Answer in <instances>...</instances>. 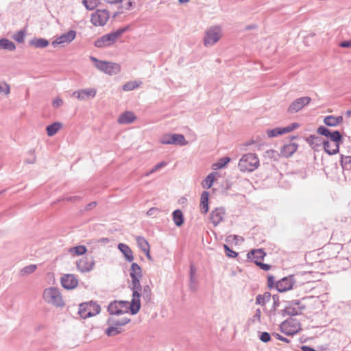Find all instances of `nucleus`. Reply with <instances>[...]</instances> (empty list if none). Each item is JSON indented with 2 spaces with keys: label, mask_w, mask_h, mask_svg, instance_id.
<instances>
[{
  "label": "nucleus",
  "mask_w": 351,
  "mask_h": 351,
  "mask_svg": "<svg viewBox=\"0 0 351 351\" xmlns=\"http://www.w3.org/2000/svg\"><path fill=\"white\" fill-rule=\"evenodd\" d=\"M136 241L138 246L145 254L147 258L149 261H152L153 259L150 254V246L147 241L142 237H137Z\"/></svg>",
  "instance_id": "nucleus-19"
},
{
  "label": "nucleus",
  "mask_w": 351,
  "mask_h": 351,
  "mask_svg": "<svg viewBox=\"0 0 351 351\" xmlns=\"http://www.w3.org/2000/svg\"><path fill=\"white\" fill-rule=\"evenodd\" d=\"M341 165L343 171L351 168V156L341 155Z\"/></svg>",
  "instance_id": "nucleus-34"
},
{
  "label": "nucleus",
  "mask_w": 351,
  "mask_h": 351,
  "mask_svg": "<svg viewBox=\"0 0 351 351\" xmlns=\"http://www.w3.org/2000/svg\"><path fill=\"white\" fill-rule=\"evenodd\" d=\"M130 275L132 278L133 285L132 314H136L137 312H138L141 307L140 295L138 291L141 288L139 280L142 276L141 269L138 264L135 263L132 264Z\"/></svg>",
  "instance_id": "nucleus-1"
},
{
  "label": "nucleus",
  "mask_w": 351,
  "mask_h": 351,
  "mask_svg": "<svg viewBox=\"0 0 351 351\" xmlns=\"http://www.w3.org/2000/svg\"><path fill=\"white\" fill-rule=\"evenodd\" d=\"M306 142L311 146V147L315 149L317 147L322 144V139L317 136L311 135L306 138Z\"/></svg>",
  "instance_id": "nucleus-29"
},
{
  "label": "nucleus",
  "mask_w": 351,
  "mask_h": 351,
  "mask_svg": "<svg viewBox=\"0 0 351 351\" xmlns=\"http://www.w3.org/2000/svg\"><path fill=\"white\" fill-rule=\"evenodd\" d=\"M298 147V144L295 143L284 145L280 148V155L286 158L290 157L297 151Z\"/></svg>",
  "instance_id": "nucleus-20"
},
{
  "label": "nucleus",
  "mask_w": 351,
  "mask_h": 351,
  "mask_svg": "<svg viewBox=\"0 0 351 351\" xmlns=\"http://www.w3.org/2000/svg\"><path fill=\"white\" fill-rule=\"evenodd\" d=\"M274 283V278L273 276L268 277V285L269 287H271Z\"/></svg>",
  "instance_id": "nucleus-59"
},
{
  "label": "nucleus",
  "mask_w": 351,
  "mask_h": 351,
  "mask_svg": "<svg viewBox=\"0 0 351 351\" xmlns=\"http://www.w3.org/2000/svg\"><path fill=\"white\" fill-rule=\"evenodd\" d=\"M208 192L207 191H204L202 195H201V197H208Z\"/></svg>",
  "instance_id": "nucleus-62"
},
{
  "label": "nucleus",
  "mask_w": 351,
  "mask_h": 351,
  "mask_svg": "<svg viewBox=\"0 0 351 351\" xmlns=\"http://www.w3.org/2000/svg\"><path fill=\"white\" fill-rule=\"evenodd\" d=\"M277 339L284 341H287L285 338L282 337L280 335H277Z\"/></svg>",
  "instance_id": "nucleus-63"
},
{
  "label": "nucleus",
  "mask_w": 351,
  "mask_h": 351,
  "mask_svg": "<svg viewBox=\"0 0 351 351\" xmlns=\"http://www.w3.org/2000/svg\"><path fill=\"white\" fill-rule=\"evenodd\" d=\"M77 279L72 274H66L61 278V285L66 289H72L77 287Z\"/></svg>",
  "instance_id": "nucleus-16"
},
{
  "label": "nucleus",
  "mask_w": 351,
  "mask_h": 351,
  "mask_svg": "<svg viewBox=\"0 0 351 351\" xmlns=\"http://www.w3.org/2000/svg\"><path fill=\"white\" fill-rule=\"evenodd\" d=\"M98 0H83L82 3L89 10H94L98 5Z\"/></svg>",
  "instance_id": "nucleus-39"
},
{
  "label": "nucleus",
  "mask_w": 351,
  "mask_h": 351,
  "mask_svg": "<svg viewBox=\"0 0 351 351\" xmlns=\"http://www.w3.org/2000/svg\"><path fill=\"white\" fill-rule=\"evenodd\" d=\"M167 165V163L165 162H160L156 165L151 170L150 173H154L159 170L160 169L165 167Z\"/></svg>",
  "instance_id": "nucleus-50"
},
{
  "label": "nucleus",
  "mask_w": 351,
  "mask_h": 351,
  "mask_svg": "<svg viewBox=\"0 0 351 351\" xmlns=\"http://www.w3.org/2000/svg\"><path fill=\"white\" fill-rule=\"evenodd\" d=\"M90 60L97 70L109 75H117L121 71V67L119 63L100 60L94 56H90Z\"/></svg>",
  "instance_id": "nucleus-2"
},
{
  "label": "nucleus",
  "mask_w": 351,
  "mask_h": 351,
  "mask_svg": "<svg viewBox=\"0 0 351 351\" xmlns=\"http://www.w3.org/2000/svg\"><path fill=\"white\" fill-rule=\"evenodd\" d=\"M10 93V85L3 81L0 82V94L4 95H8Z\"/></svg>",
  "instance_id": "nucleus-41"
},
{
  "label": "nucleus",
  "mask_w": 351,
  "mask_h": 351,
  "mask_svg": "<svg viewBox=\"0 0 351 351\" xmlns=\"http://www.w3.org/2000/svg\"><path fill=\"white\" fill-rule=\"evenodd\" d=\"M29 154L31 156V158H27L25 160V162L29 164H34L36 160V156L35 155V152L34 150H31L29 152Z\"/></svg>",
  "instance_id": "nucleus-48"
},
{
  "label": "nucleus",
  "mask_w": 351,
  "mask_h": 351,
  "mask_svg": "<svg viewBox=\"0 0 351 351\" xmlns=\"http://www.w3.org/2000/svg\"><path fill=\"white\" fill-rule=\"evenodd\" d=\"M261 317V311L260 309H257L256 311L255 315H254L253 320L254 322H260Z\"/></svg>",
  "instance_id": "nucleus-53"
},
{
  "label": "nucleus",
  "mask_w": 351,
  "mask_h": 351,
  "mask_svg": "<svg viewBox=\"0 0 351 351\" xmlns=\"http://www.w3.org/2000/svg\"><path fill=\"white\" fill-rule=\"evenodd\" d=\"M93 261L88 257H82L77 262V267L82 272L89 271L93 269Z\"/></svg>",
  "instance_id": "nucleus-18"
},
{
  "label": "nucleus",
  "mask_w": 351,
  "mask_h": 351,
  "mask_svg": "<svg viewBox=\"0 0 351 351\" xmlns=\"http://www.w3.org/2000/svg\"><path fill=\"white\" fill-rule=\"evenodd\" d=\"M230 158L229 157H223L219 160V161L213 165V168L214 169H219L224 167L229 162Z\"/></svg>",
  "instance_id": "nucleus-37"
},
{
  "label": "nucleus",
  "mask_w": 351,
  "mask_h": 351,
  "mask_svg": "<svg viewBox=\"0 0 351 351\" xmlns=\"http://www.w3.org/2000/svg\"><path fill=\"white\" fill-rule=\"evenodd\" d=\"M238 166L241 171L251 172L258 167L259 159L255 154L248 153L241 157Z\"/></svg>",
  "instance_id": "nucleus-4"
},
{
  "label": "nucleus",
  "mask_w": 351,
  "mask_h": 351,
  "mask_svg": "<svg viewBox=\"0 0 351 351\" xmlns=\"http://www.w3.org/2000/svg\"><path fill=\"white\" fill-rule=\"evenodd\" d=\"M144 293L146 295L147 297H149L150 295V288L147 286L144 287Z\"/></svg>",
  "instance_id": "nucleus-58"
},
{
  "label": "nucleus",
  "mask_w": 351,
  "mask_h": 351,
  "mask_svg": "<svg viewBox=\"0 0 351 351\" xmlns=\"http://www.w3.org/2000/svg\"><path fill=\"white\" fill-rule=\"evenodd\" d=\"M29 45L34 47L35 48L43 49L47 47L49 45V43L45 38H34L29 40Z\"/></svg>",
  "instance_id": "nucleus-25"
},
{
  "label": "nucleus",
  "mask_w": 351,
  "mask_h": 351,
  "mask_svg": "<svg viewBox=\"0 0 351 351\" xmlns=\"http://www.w3.org/2000/svg\"><path fill=\"white\" fill-rule=\"evenodd\" d=\"M110 17V14L106 10H97L92 14L90 21L95 26H104Z\"/></svg>",
  "instance_id": "nucleus-11"
},
{
  "label": "nucleus",
  "mask_w": 351,
  "mask_h": 351,
  "mask_svg": "<svg viewBox=\"0 0 351 351\" xmlns=\"http://www.w3.org/2000/svg\"><path fill=\"white\" fill-rule=\"evenodd\" d=\"M293 285L291 278L285 277L276 283V288L279 292H285L292 289Z\"/></svg>",
  "instance_id": "nucleus-17"
},
{
  "label": "nucleus",
  "mask_w": 351,
  "mask_h": 351,
  "mask_svg": "<svg viewBox=\"0 0 351 351\" xmlns=\"http://www.w3.org/2000/svg\"><path fill=\"white\" fill-rule=\"evenodd\" d=\"M299 127V124L298 123H292L287 127L282 128V133L286 134L289 133L295 129H297Z\"/></svg>",
  "instance_id": "nucleus-45"
},
{
  "label": "nucleus",
  "mask_w": 351,
  "mask_h": 351,
  "mask_svg": "<svg viewBox=\"0 0 351 351\" xmlns=\"http://www.w3.org/2000/svg\"><path fill=\"white\" fill-rule=\"evenodd\" d=\"M346 115H347L348 117L351 116V110L346 111Z\"/></svg>",
  "instance_id": "nucleus-64"
},
{
  "label": "nucleus",
  "mask_w": 351,
  "mask_h": 351,
  "mask_svg": "<svg viewBox=\"0 0 351 351\" xmlns=\"http://www.w3.org/2000/svg\"><path fill=\"white\" fill-rule=\"evenodd\" d=\"M75 37L76 32L74 30H70L68 32L57 37L56 39L52 42V45L54 47L58 45L64 46L65 45L71 43L75 38Z\"/></svg>",
  "instance_id": "nucleus-14"
},
{
  "label": "nucleus",
  "mask_w": 351,
  "mask_h": 351,
  "mask_svg": "<svg viewBox=\"0 0 351 351\" xmlns=\"http://www.w3.org/2000/svg\"><path fill=\"white\" fill-rule=\"evenodd\" d=\"M43 298L47 303L57 306H62L64 304L61 293L57 288L45 289L43 291Z\"/></svg>",
  "instance_id": "nucleus-5"
},
{
  "label": "nucleus",
  "mask_w": 351,
  "mask_h": 351,
  "mask_svg": "<svg viewBox=\"0 0 351 351\" xmlns=\"http://www.w3.org/2000/svg\"><path fill=\"white\" fill-rule=\"evenodd\" d=\"M25 30H20L13 35L12 38L19 43H23L25 40Z\"/></svg>",
  "instance_id": "nucleus-40"
},
{
  "label": "nucleus",
  "mask_w": 351,
  "mask_h": 351,
  "mask_svg": "<svg viewBox=\"0 0 351 351\" xmlns=\"http://www.w3.org/2000/svg\"><path fill=\"white\" fill-rule=\"evenodd\" d=\"M280 330L287 335H293L301 330V324L295 318L290 317L280 324Z\"/></svg>",
  "instance_id": "nucleus-8"
},
{
  "label": "nucleus",
  "mask_w": 351,
  "mask_h": 351,
  "mask_svg": "<svg viewBox=\"0 0 351 351\" xmlns=\"http://www.w3.org/2000/svg\"><path fill=\"white\" fill-rule=\"evenodd\" d=\"M343 121V117L341 116L334 117V116H328L324 118V123L328 126H337L340 124Z\"/></svg>",
  "instance_id": "nucleus-26"
},
{
  "label": "nucleus",
  "mask_w": 351,
  "mask_h": 351,
  "mask_svg": "<svg viewBox=\"0 0 351 351\" xmlns=\"http://www.w3.org/2000/svg\"><path fill=\"white\" fill-rule=\"evenodd\" d=\"M339 46L343 48H351V40L341 42Z\"/></svg>",
  "instance_id": "nucleus-54"
},
{
  "label": "nucleus",
  "mask_w": 351,
  "mask_h": 351,
  "mask_svg": "<svg viewBox=\"0 0 351 351\" xmlns=\"http://www.w3.org/2000/svg\"><path fill=\"white\" fill-rule=\"evenodd\" d=\"M215 180V173H210L202 182V186L205 189H209L212 186Z\"/></svg>",
  "instance_id": "nucleus-36"
},
{
  "label": "nucleus",
  "mask_w": 351,
  "mask_h": 351,
  "mask_svg": "<svg viewBox=\"0 0 351 351\" xmlns=\"http://www.w3.org/2000/svg\"><path fill=\"white\" fill-rule=\"evenodd\" d=\"M225 211L222 208H218L212 211L210 220L214 226H217L224 217Z\"/></svg>",
  "instance_id": "nucleus-21"
},
{
  "label": "nucleus",
  "mask_w": 351,
  "mask_h": 351,
  "mask_svg": "<svg viewBox=\"0 0 351 351\" xmlns=\"http://www.w3.org/2000/svg\"><path fill=\"white\" fill-rule=\"evenodd\" d=\"M156 210H156V209H155V208H151V209H149V210L147 211V215H152V214H154V213L155 211H156Z\"/></svg>",
  "instance_id": "nucleus-61"
},
{
  "label": "nucleus",
  "mask_w": 351,
  "mask_h": 351,
  "mask_svg": "<svg viewBox=\"0 0 351 351\" xmlns=\"http://www.w3.org/2000/svg\"><path fill=\"white\" fill-rule=\"evenodd\" d=\"M264 271H268L270 269L271 266L268 264L262 263L261 262H258V264H256Z\"/></svg>",
  "instance_id": "nucleus-55"
},
{
  "label": "nucleus",
  "mask_w": 351,
  "mask_h": 351,
  "mask_svg": "<svg viewBox=\"0 0 351 351\" xmlns=\"http://www.w3.org/2000/svg\"><path fill=\"white\" fill-rule=\"evenodd\" d=\"M36 268L37 266L36 265H29L28 266L23 267L21 270V274L23 276L29 275L30 274L34 273L36 271Z\"/></svg>",
  "instance_id": "nucleus-42"
},
{
  "label": "nucleus",
  "mask_w": 351,
  "mask_h": 351,
  "mask_svg": "<svg viewBox=\"0 0 351 351\" xmlns=\"http://www.w3.org/2000/svg\"><path fill=\"white\" fill-rule=\"evenodd\" d=\"M260 339L263 342H268L271 339L270 335L268 332H263L261 335Z\"/></svg>",
  "instance_id": "nucleus-52"
},
{
  "label": "nucleus",
  "mask_w": 351,
  "mask_h": 351,
  "mask_svg": "<svg viewBox=\"0 0 351 351\" xmlns=\"http://www.w3.org/2000/svg\"><path fill=\"white\" fill-rule=\"evenodd\" d=\"M271 294L269 292H265L263 294H259L256 299V304L264 306L266 302L270 300Z\"/></svg>",
  "instance_id": "nucleus-35"
},
{
  "label": "nucleus",
  "mask_w": 351,
  "mask_h": 351,
  "mask_svg": "<svg viewBox=\"0 0 351 351\" xmlns=\"http://www.w3.org/2000/svg\"><path fill=\"white\" fill-rule=\"evenodd\" d=\"M97 94V89L95 88L80 89L74 91L72 96L78 100L84 101L89 98H94Z\"/></svg>",
  "instance_id": "nucleus-15"
},
{
  "label": "nucleus",
  "mask_w": 351,
  "mask_h": 351,
  "mask_svg": "<svg viewBox=\"0 0 351 351\" xmlns=\"http://www.w3.org/2000/svg\"><path fill=\"white\" fill-rule=\"evenodd\" d=\"M136 119V116L131 111H126L121 114L117 119L119 124H129L134 122Z\"/></svg>",
  "instance_id": "nucleus-24"
},
{
  "label": "nucleus",
  "mask_w": 351,
  "mask_h": 351,
  "mask_svg": "<svg viewBox=\"0 0 351 351\" xmlns=\"http://www.w3.org/2000/svg\"><path fill=\"white\" fill-rule=\"evenodd\" d=\"M100 312V306L94 302L82 303L79 306L78 314L83 319L95 316Z\"/></svg>",
  "instance_id": "nucleus-6"
},
{
  "label": "nucleus",
  "mask_w": 351,
  "mask_h": 351,
  "mask_svg": "<svg viewBox=\"0 0 351 351\" xmlns=\"http://www.w3.org/2000/svg\"><path fill=\"white\" fill-rule=\"evenodd\" d=\"M63 104V100L60 97H56L52 102L53 107L57 108L60 107Z\"/></svg>",
  "instance_id": "nucleus-51"
},
{
  "label": "nucleus",
  "mask_w": 351,
  "mask_h": 351,
  "mask_svg": "<svg viewBox=\"0 0 351 351\" xmlns=\"http://www.w3.org/2000/svg\"><path fill=\"white\" fill-rule=\"evenodd\" d=\"M265 255V252L262 249H257L249 252L247 254V258L252 261H254L256 264H258V262H261Z\"/></svg>",
  "instance_id": "nucleus-22"
},
{
  "label": "nucleus",
  "mask_w": 351,
  "mask_h": 351,
  "mask_svg": "<svg viewBox=\"0 0 351 351\" xmlns=\"http://www.w3.org/2000/svg\"><path fill=\"white\" fill-rule=\"evenodd\" d=\"M311 98L310 97H302L295 99L289 105L287 111L289 113H296L310 104Z\"/></svg>",
  "instance_id": "nucleus-12"
},
{
  "label": "nucleus",
  "mask_w": 351,
  "mask_h": 351,
  "mask_svg": "<svg viewBox=\"0 0 351 351\" xmlns=\"http://www.w3.org/2000/svg\"><path fill=\"white\" fill-rule=\"evenodd\" d=\"M287 312L289 315H298L299 313L298 311H295L294 308H291V307L287 308Z\"/></svg>",
  "instance_id": "nucleus-57"
},
{
  "label": "nucleus",
  "mask_w": 351,
  "mask_h": 351,
  "mask_svg": "<svg viewBox=\"0 0 351 351\" xmlns=\"http://www.w3.org/2000/svg\"><path fill=\"white\" fill-rule=\"evenodd\" d=\"M121 8L125 10H129L132 8V2L131 0H122Z\"/></svg>",
  "instance_id": "nucleus-47"
},
{
  "label": "nucleus",
  "mask_w": 351,
  "mask_h": 351,
  "mask_svg": "<svg viewBox=\"0 0 351 351\" xmlns=\"http://www.w3.org/2000/svg\"><path fill=\"white\" fill-rule=\"evenodd\" d=\"M62 124L59 122L53 123L47 127L46 130L49 136H54L61 128Z\"/></svg>",
  "instance_id": "nucleus-30"
},
{
  "label": "nucleus",
  "mask_w": 351,
  "mask_h": 351,
  "mask_svg": "<svg viewBox=\"0 0 351 351\" xmlns=\"http://www.w3.org/2000/svg\"><path fill=\"white\" fill-rule=\"evenodd\" d=\"M279 153L274 149H269L265 152V156L271 159H274V160H277L279 156Z\"/></svg>",
  "instance_id": "nucleus-44"
},
{
  "label": "nucleus",
  "mask_w": 351,
  "mask_h": 351,
  "mask_svg": "<svg viewBox=\"0 0 351 351\" xmlns=\"http://www.w3.org/2000/svg\"><path fill=\"white\" fill-rule=\"evenodd\" d=\"M266 134L269 138L276 137L283 134L282 128H276L272 130H267Z\"/></svg>",
  "instance_id": "nucleus-38"
},
{
  "label": "nucleus",
  "mask_w": 351,
  "mask_h": 351,
  "mask_svg": "<svg viewBox=\"0 0 351 351\" xmlns=\"http://www.w3.org/2000/svg\"><path fill=\"white\" fill-rule=\"evenodd\" d=\"M142 84L141 81H130L126 82L123 86V90L124 91H130L138 87H139Z\"/></svg>",
  "instance_id": "nucleus-33"
},
{
  "label": "nucleus",
  "mask_w": 351,
  "mask_h": 351,
  "mask_svg": "<svg viewBox=\"0 0 351 351\" xmlns=\"http://www.w3.org/2000/svg\"><path fill=\"white\" fill-rule=\"evenodd\" d=\"M86 247L84 245L75 246L69 250V253L72 256L83 255L86 252Z\"/></svg>",
  "instance_id": "nucleus-32"
},
{
  "label": "nucleus",
  "mask_w": 351,
  "mask_h": 351,
  "mask_svg": "<svg viewBox=\"0 0 351 351\" xmlns=\"http://www.w3.org/2000/svg\"><path fill=\"white\" fill-rule=\"evenodd\" d=\"M221 36L222 31L219 26L210 27L206 31L204 44L206 47L213 46L219 40Z\"/></svg>",
  "instance_id": "nucleus-7"
},
{
  "label": "nucleus",
  "mask_w": 351,
  "mask_h": 351,
  "mask_svg": "<svg viewBox=\"0 0 351 351\" xmlns=\"http://www.w3.org/2000/svg\"><path fill=\"white\" fill-rule=\"evenodd\" d=\"M173 220L177 226H181L184 223V216L182 212L178 209L173 213Z\"/></svg>",
  "instance_id": "nucleus-31"
},
{
  "label": "nucleus",
  "mask_w": 351,
  "mask_h": 351,
  "mask_svg": "<svg viewBox=\"0 0 351 351\" xmlns=\"http://www.w3.org/2000/svg\"><path fill=\"white\" fill-rule=\"evenodd\" d=\"M317 133L320 135L324 136L328 138L329 141L335 142L340 144L341 141V135L338 131L331 132L329 129L324 126H319L317 130Z\"/></svg>",
  "instance_id": "nucleus-13"
},
{
  "label": "nucleus",
  "mask_w": 351,
  "mask_h": 351,
  "mask_svg": "<svg viewBox=\"0 0 351 351\" xmlns=\"http://www.w3.org/2000/svg\"><path fill=\"white\" fill-rule=\"evenodd\" d=\"M128 29V27H121L114 32L104 35L95 40V46L98 48L109 47L113 45Z\"/></svg>",
  "instance_id": "nucleus-3"
},
{
  "label": "nucleus",
  "mask_w": 351,
  "mask_h": 351,
  "mask_svg": "<svg viewBox=\"0 0 351 351\" xmlns=\"http://www.w3.org/2000/svg\"><path fill=\"white\" fill-rule=\"evenodd\" d=\"M96 206H97L96 202H91L90 203L87 204V206L86 207V210H91V209L94 208Z\"/></svg>",
  "instance_id": "nucleus-56"
},
{
  "label": "nucleus",
  "mask_w": 351,
  "mask_h": 351,
  "mask_svg": "<svg viewBox=\"0 0 351 351\" xmlns=\"http://www.w3.org/2000/svg\"><path fill=\"white\" fill-rule=\"evenodd\" d=\"M160 143L163 145H186L188 144L183 134H165L160 138Z\"/></svg>",
  "instance_id": "nucleus-9"
},
{
  "label": "nucleus",
  "mask_w": 351,
  "mask_h": 351,
  "mask_svg": "<svg viewBox=\"0 0 351 351\" xmlns=\"http://www.w3.org/2000/svg\"><path fill=\"white\" fill-rule=\"evenodd\" d=\"M200 208L202 213L206 214L208 211V199H204L200 203Z\"/></svg>",
  "instance_id": "nucleus-46"
},
{
  "label": "nucleus",
  "mask_w": 351,
  "mask_h": 351,
  "mask_svg": "<svg viewBox=\"0 0 351 351\" xmlns=\"http://www.w3.org/2000/svg\"><path fill=\"white\" fill-rule=\"evenodd\" d=\"M324 151L329 155H333L339 152V145L337 143L322 140Z\"/></svg>",
  "instance_id": "nucleus-23"
},
{
  "label": "nucleus",
  "mask_w": 351,
  "mask_h": 351,
  "mask_svg": "<svg viewBox=\"0 0 351 351\" xmlns=\"http://www.w3.org/2000/svg\"><path fill=\"white\" fill-rule=\"evenodd\" d=\"M121 332V328L119 326H111L106 330L108 336H114Z\"/></svg>",
  "instance_id": "nucleus-43"
},
{
  "label": "nucleus",
  "mask_w": 351,
  "mask_h": 351,
  "mask_svg": "<svg viewBox=\"0 0 351 351\" xmlns=\"http://www.w3.org/2000/svg\"><path fill=\"white\" fill-rule=\"evenodd\" d=\"M0 49L13 51L16 49V45L8 38H1L0 39Z\"/></svg>",
  "instance_id": "nucleus-28"
},
{
  "label": "nucleus",
  "mask_w": 351,
  "mask_h": 351,
  "mask_svg": "<svg viewBox=\"0 0 351 351\" xmlns=\"http://www.w3.org/2000/svg\"><path fill=\"white\" fill-rule=\"evenodd\" d=\"M118 248L120 251L124 254L125 258L131 262L134 259L133 253L131 249L127 245L124 243H119L118 245Z\"/></svg>",
  "instance_id": "nucleus-27"
},
{
  "label": "nucleus",
  "mask_w": 351,
  "mask_h": 351,
  "mask_svg": "<svg viewBox=\"0 0 351 351\" xmlns=\"http://www.w3.org/2000/svg\"><path fill=\"white\" fill-rule=\"evenodd\" d=\"M129 309L132 311V302L114 301L108 306V311L112 315L123 314L128 313Z\"/></svg>",
  "instance_id": "nucleus-10"
},
{
  "label": "nucleus",
  "mask_w": 351,
  "mask_h": 351,
  "mask_svg": "<svg viewBox=\"0 0 351 351\" xmlns=\"http://www.w3.org/2000/svg\"><path fill=\"white\" fill-rule=\"evenodd\" d=\"M224 248L226 250V254L228 256L234 258L237 256V253L230 250L226 245H224Z\"/></svg>",
  "instance_id": "nucleus-49"
},
{
  "label": "nucleus",
  "mask_w": 351,
  "mask_h": 351,
  "mask_svg": "<svg viewBox=\"0 0 351 351\" xmlns=\"http://www.w3.org/2000/svg\"><path fill=\"white\" fill-rule=\"evenodd\" d=\"M122 0H104L105 2L108 3H110V4H115V3H119Z\"/></svg>",
  "instance_id": "nucleus-60"
}]
</instances>
